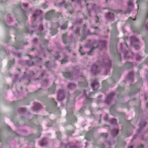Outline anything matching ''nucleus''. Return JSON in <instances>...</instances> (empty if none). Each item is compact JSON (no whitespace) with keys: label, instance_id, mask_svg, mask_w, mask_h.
Wrapping results in <instances>:
<instances>
[{"label":"nucleus","instance_id":"774afa93","mask_svg":"<svg viewBox=\"0 0 148 148\" xmlns=\"http://www.w3.org/2000/svg\"><path fill=\"white\" fill-rule=\"evenodd\" d=\"M94 94V92H91L90 93H89V95H91L92 94Z\"/></svg>","mask_w":148,"mask_h":148},{"label":"nucleus","instance_id":"a878e982","mask_svg":"<svg viewBox=\"0 0 148 148\" xmlns=\"http://www.w3.org/2000/svg\"><path fill=\"white\" fill-rule=\"evenodd\" d=\"M116 23H115L114 24H112V26H113V31L114 32V33L115 34H116Z\"/></svg>","mask_w":148,"mask_h":148},{"label":"nucleus","instance_id":"13d9d810","mask_svg":"<svg viewBox=\"0 0 148 148\" xmlns=\"http://www.w3.org/2000/svg\"><path fill=\"white\" fill-rule=\"evenodd\" d=\"M16 56L18 57H20L21 56V55L20 53H18L16 54Z\"/></svg>","mask_w":148,"mask_h":148},{"label":"nucleus","instance_id":"ddd939ff","mask_svg":"<svg viewBox=\"0 0 148 148\" xmlns=\"http://www.w3.org/2000/svg\"><path fill=\"white\" fill-rule=\"evenodd\" d=\"M132 66V64L130 62H127L124 65V67L127 69L131 68Z\"/></svg>","mask_w":148,"mask_h":148},{"label":"nucleus","instance_id":"412c9836","mask_svg":"<svg viewBox=\"0 0 148 148\" xmlns=\"http://www.w3.org/2000/svg\"><path fill=\"white\" fill-rule=\"evenodd\" d=\"M47 144V142L46 139H42L40 143V144L42 146H44Z\"/></svg>","mask_w":148,"mask_h":148},{"label":"nucleus","instance_id":"37998d69","mask_svg":"<svg viewBox=\"0 0 148 148\" xmlns=\"http://www.w3.org/2000/svg\"><path fill=\"white\" fill-rule=\"evenodd\" d=\"M123 89V88L119 86L117 89V90L119 91H121Z\"/></svg>","mask_w":148,"mask_h":148},{"label":"nucleus","instance_id":"e433bc0d","mask_svg":"<svg viewBox=\"0 0 148 148\" xmlns=\"http://www.w3.org/2000/svg\"><path fill=\"white\" fill-rule=\"evenodd\" d=\"M55 57L56 59H58L60 60V56H59L58 53H57L55 55Z\"/></svg>","mask_w":148,"mask_h":148},{"label":"nucleus","instance_id":"a19ab883","mask_svg":"<svg viewBox=\"0 0 148 148\" xmlns=\"http://www.w3.org/2000/svg\"><path fill=\"white\" fill-rule=\"evenodd\" d=\"M48 7L46 3H44L42 5V7L44 9H45Z\"/></svg>","mask_w":148,"mask_h":148},{"label":"nucleus","instance_id":"5fc2aeb1","mask_svg":"<svg viewBox=\"0 0 148 148\" xmlns=\"http://www.w3.org/2000/svg\"><path fill=\"white\" fill-rule=\"evenodd\" d=\"M79 29L78 28H77V29L75 31V33L76 34H77L79 33Z\"/></svg>","mask_w":148,"mask_h":148},{"label":"nucleus","instance_id":"b1692460","mask_svg":"<svg viewBox=\"0 0 148 148\" xmlns=\"http://www.w3.org/2000/svg\"><path fill=\"white\" fill-rule=\"evenodd\" d=\"M119 130L117 129H114L112 132V134L114 136L116 135L118 133Z\"/></svg>","mask_w":148,"mask_h":148},{"label":"nucleus","instance_id":"c756f323","mask_svg":"<svg viewBox=\"0 0 148 148\" xmlns=\"http://www.w3.org/2000/svg\"><path fill=\"white\" fill-rule=\"evenodd\" d=\"M133 77V73L132 72H131L129 73L128 75V78L129 79L132 80Z\"/></svg>","mask_w":148,"mask_h":148},{"label":"nucleus","instance_id":"dca6fc26","mask_svg":"<svg viewBox=\"0 0 148 148\" xmlns=\"http://www.w3.org/2000/svg\"><path fill=\"white\" fill-rule=\"evenodd\" d=\"M79 84L80 86H83L85 87L86 86L88 85L87 82L86 81H84V83L83 82H79Z\"/></svg>","mask_w":148,"mask_h":148},{"label":"nucleus","instance_id":"680f3d73","mask_svg":"<svg viewBox=\"0 0 148 148\" xmlns=\"http://www.w3.org/2000/svg\"><path fill=\"white\" fill-rule=\"evenodd\" d=\"M29 62H30V63L31 62V64H29V63H28V64H29V65H32V64H34V62H31V61H29Z\"/></svg>","mask_w":148,"mask_h":148},{"label":"nucleus","instance_id":"9b49d317","mask_svg":"<svg viewBox=\"0 0 148 148\" xmlns=\"http://www.w3.org/2000/svg\"><path fill=\"white\" fill-rule=\"evenodd\" d=\"M148 18V12L147 14V18L145 21H144L143 22V26H145V27L148 30V21L147 18Z\"/></svg>","mask_w":148,"mask_h":148},{"label":"nucleus","instance_id":"052dcab7","mask_svg":"<svg viewBox=\"0 0 148 148\" xmlns=\"http://www.w3.org/2000/svg\"><path fill=\"white\" fill-rule=\"evenodd\" d=\"M67 134H72L73 133H72V132L70 131H68L67 132Z\"/></svg>","mask_w":148,"mask_h":148},{"label":"nucleus","instance_id":"69168bd1","mask_svg":"<svg viewBox=\"0 0 148 148\" xmlns=\"http://www.w3.org/2000/svg\"><path fill=\"white\" fill-rule=\"evenodd\" d=\"M141 58V57L140 56H138L136 57V59L137 60H139Z\"/></svg>","mask_w":148,"mask_h":148},{"label":"nucleus","instance_id":"603ef678","mask_svg":"<svg viewBox=\"0 0 148 148\" xmlns=\"http://www.w3.org/2000/svg\"><path fill=\"white\" fill-rule=\"evenodd\" d=\"M43 42L45 44H47L48 43V40H43Z\"/></svg>","mask_w":148,"mask_h":148},{"label":"nucleus","instance_id":"09e8293b","mask_svg":"<svg viewBox=\"0 0 148 148\" xmlns=\"http://www.w3.org/2000/svg\"><path fill=\"white\" fill-rule=\"evenodd\" d=\"M51 99L52 101H53V104L56 105L57 104V103L55 101H54V99L52 98Z\"/></svg>","mask_w":148,"mask_h":148},{"label":"nucleus","instance_id":"ea45409f","mask_svg":"<svg viewBox=\"0 0 148 148\" xmlns=\"http://www.w3.org/2000/svg\"><path fill=\"white\" fill-rule=\"evenodd\" d=\"M50 63V62H47L45 64V66L46 68H47L48 69H49V68L50 67L49 66V64Z\"/></svg>","mask_w":148,"mask_h":148},{"label":"nucleus","instance_id":"0eeeda50","mask_svg":"<svg viewBox=\"0 0 148 148\" xmlns=\"http://www.w3.org/2000/svg\"><path fill=\"white\" fill-rule=\"evenodd\" d=\"M91 86L94 90H97L99 88V83L96 80H95L92 84Z\"/></svg>","mask_w":148,"mask_h":148},{"label":"nucleus","instance_id":"a211bd4d","mask_svg":"<svg viewBox=\"0 0 148 148\" xmlns=\"http://www.w3.org/2000/svg\"><path fill=\"white\" fill-rule=\"evenodd\" d=\"M88 91H86L85 90H84V94L86 95L87 98V99L89 102H90L92 101V99L89 98V97L87 95L88 93Z\"/></svg>","mask_w":148,"mask_h":148},{"label":"nucleus","instance_id":"f704fd0d","mask_svg":"<svg viewBox=\"0 0 148 148\" xmlns=\"http://www.w3.org/2000/svg\"><path fill=\"white\" fill-rule=\"evenodd\" d=\"M57 33L56 29L51 30V33L52 35H53Z\"/></svg>","mask_w":148,"mask_h":148},{"label":"nucleus","instance_id":"bf43d9fd","mask_svg":"<svg viewBox=\"0 0 148 148\" xmlns=\"http://www.w3.org/2000/svg\"><path fill=\"white\" fill-rule=\"evenodd\" d=\"M105 146L103 144H102L101 145V146L100 147V148H104Z\"/></svg>","mask_w":148,"mask_h":148},{"label":"nucleus","instance_id":"49530a36","mask_svg":"<svg viewBox=\"0 0 148 148\" xmlns=\"http://www.w3.org/2000/svg\"><path fill=\"white\" fill-rule=\"evenodd\" d=\"M82 47H81L80 49H79V52L81 53V55H84V54H85V53H82Z\"/></svg>","mask_w":148,"mask_h":148},{"label":"nucleus","instance_id":"58836bf2","mask_svg":"<svg viewBox=\"0 0 148 148\" xmlns=\"http://www.w3.org/2000/svg\"><path fill=\"white\" fill-rule=\"evenodd\" d=\"M20 44H16L15 46V49H21V48L20 47Z\"/></svg>","mask_w":148,"mask_h":148},{"label":"nucleus","instance_id":"f3484780","mask_svg":"<svg viewBox=\"0 0 148 148\" xmlns=\"http://www.w3.org/2000/svg\"><path fill=\"white\" fill-rule=\"evenodd\" d=\"M14 63V60H10L9 61L8 63L7 68L8 69H10L12 65Z\"/></svg>","mask_w":148,"mask_h":148},{"label":"nucleus","instance_id":"423d86ee","mask_svg":"<svg viewBox=\"0 0 148 148\" xmlns=\"http://www.w3.org/2000/svg\"><path fill=\"white\" fill-rule=\"evenodd\" d=\"M102 63L104 64V65L106 67H109L111 65V62L108 59H105L103 60Z\"/></svg>","mask_w":148,"mask_h":148},{"label":"nucleus","instance_id":"8fccbe9b","mask_svg":"<svg viewBox=\"0 0 148 148\" xmlns=\"http://www.w3.org/2000/svg\"><path fill=\"white\" fill-rule=\"evenodd\" d=\"M72 112H71V114H70L69 113V112H67L66 116L67 117H69L70 116V115H71V116H72Z\"/></svg>","mask_w":148,"mask_h":148},{"label":"nucleus","instance_id":"3c124183","mask_svg":"<svg viewBox=\"0 0 148 148\" xmlns=\"http://www.w3.org/2000/svg\"><path fill=\"white\" fill-rule=\"evenodd\" d=\"M80 93V92L79 91L77 90L75 92V94H76L77 95H79Z\"/></svg>","mask_w":148,"mask_h":148},{"label":"nucleus","instance_id":"e2e57ef3","mask_svg":"<svg viewBox=\"0 0 148 148\" xmlns=\"http://www.w3.org/2000/svg\"><path fill=\"white\" fill-rule=\"evenodd\" d=\"M37 39L36 38H35L33 42L34 43H36L37 42Z\"/></svg>","mask_w":148,"mask_h":148},{"label":"nucleus","instance_id":"1a4fd4ad","mask_svg":"<svg viewBox=\"0 0 148 148\" xmlns=\"http://www.w3.org/2000/svg\"><path fill=\"white\" fill-rule=\"evenodd\" d=\"M114 94L113 92L111 93L108 96L107 98L105 101V102L108 104H109L111 102L112 99L114 96Z\"/></svg>","mask_w":148,"mask_h":148},{"label":"nucleus","instance_id":"7c9ffc66","mask_svg":"<svg viewBox=\"0 0 148 148\" xmlns=\"http://www.w3.org/2000/svg\"><path fill=\"white\" fill-rule=\"evenodd\" d=\"M63 1V0H57V1L58 4H59L60 5H61L64 3V2Z\"/></svg>","mask_w":148,"mask_h":148},{"label":"nucleus","instance_id":"c85d7f7f","mask_svg":"<svg viewBox=\"0 0 148 148\" xmlns=\"http://www.w3.org/2000/svg\"><path fill=\"white\" fill-rule=\"evenodd\" d=\"M146 124V123L145 121L141 122L140 124V129H141L142 128L143 126H145Z\"/></svg>","mask_w":148,"mask_h":148},{"label":"nucleus","instance_id":"aec40b11","mask_svg":"<svg viewBox=\"0 0 148 148\" xmlns=\"http://www.w3.org/2000/svg\"><path fill=\"white\" fill-rule=\"evenodd\" d=\"M86 26L85 25H83V32L84 34L85 35H88L90 34V33L89 30H88V32H86V31L85 29L86 28Z\"/></svg>","mask_w":148,"mask_h":148},{"label":"nucleus","instance_id":"c9c22d12","mask_svg":"<svg viewBox=\"0 0 148 148\" xmlns=\"http://www.w3.org/2000/svg\"><path fill=\"white\" fill-rule=\"evenodd\" d=\"M56 134L57 135V137L59 139H60L61 137V133L60 132H56Z\"/></svg>","mask_w":148,"mask_h":148},{"label":"nucleus","instance_id":"79ce46f5","mask_svg":"<svg viewBox=\"0 0 148 148\" xmlns=\"http://www.w3.org/2000/svg\"><path fill=\"white\" fill-rule=\"evenodd\" d=\"M91 132H89L87 134V135H86V139H88V140L89 139V134H90L91 133Z\"/></svg>","mask_w":148,"mask_h":148},{"label":"nucleus","instance_id":"72a5a7b5","mask_svg":"<svg viewBox=\"0 0 148 148\" xmlns=\"http://www.w3.org/2000/svg\"><path fill=\"white\" fill-rule=\"evenodd\" d=\"M67 24L66 23H65L61 27V29H66L67 28Z\"/></svg>","mask_w":148,"mask_h":148},{"label":"nucleus","instance_id":"864d4df0","mask_svg":"<svg viewBox=\"0 0 148 148\" xmlns=\"http://www.w3.org/2000/svg\"><path fill=\"white\" fill-rule=\"evenodd\" d=\"M42 29H43V27H42V25H40V26L39 28V30H40L41 31Z\"/></svg>","mask_w":148,"mask_h":148},{"label":"nucleus","instance_id":"bb28decb","mask_svg":"<svg viewBox=\"0 0 148 148\" xmlns=\"http://www.w3.org/2000/svg\"><path fill=\"white\" fill-rule=\"evenodd\" d=\"M33 60L34 61H36L37 62H40L42 60V59L40 58H39L37 57L34 58Z\"/></svg>","mask_w":148,"mask_h":148},{"label":"nucleus","instance_id":"2eb2a0df","mask_svg":"<svg viewBox=\"0 0 148 148\" xmlns=\"http://www.w3.org/2000/svg\"><path fill=\"white\" fill-rule=\"evenodd\" d=\"M76 87L75 84L73 83H69L68 85V88L69 89H74Z\"/></svg>","mask_w":148,"mask_h":148},{"label":"nucleus","instance_id":"f8f14e48","mask_svg":"<svg viewBox=\"0 0 148 148\" xmlns=\"http://www.w3.org/2000/svg\"><path fill=\"white\" fill-rule=\"evenodd\" d=\"M114 17L113 14L111 12L109 13L108 14L106 15V18L108 20L112 19Z\"/></svg>","mask_w":148,"mask_h":148},{"label":"nucleus","instance_id":"6e6552de","mask_svg":"<svg viewBox=\"0 0 148 148\" xmlns=\"http://www.w3.org/2000/svg\"><path fill=\"white\" fill-rule=\"evenodd\" d=\"M124 46H126L127 48H128V45L126 43H125V44H121V49L122 51L123 52V53L124 55V57L125 58H130V57L128 56V53L127 51H125L124 50H123V47Z\"/></svg>","mask_w":148,"mask_h":148},{"label":"nucleus","instance_id":"4468645a","mask_svg":"<svg viewBox=\"0 0 148 148\" xmlns=\"http://www.w3.org/2000/svg\"><path fill=\"white\" fill-rule=\"evenodd\" d=\"M64 76L66 78L71 79L72 75L70 72H66L63 74Z\"/></svg>","mask_w":148,"mask_h":148},{"label":"nucleus","instance_id":"f03ea898","mask_svg":"<svg viewBox=\"0 0 148 148\" xmlns=\"http://www.w3.org/2000/svg\"><path fill=\"white\" fill-rule=\"evenodd\" d=\"M41 13V11L39 10H36L33 14V16L32 17V20L33 21H35L37 18L40 16Z\"/></svg>","mask_w":148,"mask_h":148},{"label":"nucleus","instance_id":"4be33fe9","mask_svg":"<svg viewBox=\"0 0 148 148\" xmlns=\"http://www.w3.org/2000/svg\"><path fill=\"white\" fill-rule=\"evenodd\" d=\"M42 108L41 106L39 103H37L36 104L34 108L36 110H38L41 109Z\"/></svg>","mask_w":148,"mask_h":148},{"label":"nucleus","instance_id":"473e14b6","mask_svg":"<svg viewBox=\"0 0 148 148\" xmlns=\"http://www.w3.org/2000/svg\"><path fill=\"white\" fill-rule=\"evenodd\" d=\"M145 52L146 53H148V42L146 43V47Z\"/></svg>","mask_w":148,"mask_h":148},{"label":"nucleus","instance_id":"9d476101","mask_svg":"<svg viewBox=\"0 0 148 148\" xmlns=\"http://www.w3.org/2000/svg\"><path fill=\"white\" fill-rule=\"evenodd\" d=\"M106 42L105 41H100L97 46L98 47H101L102 49L106 48Z\"/></svg>","mask_w":148,"mask_h":148},{"label":"nucleus","instance_id":"a18cd8bd","mask_svg":"<svg viewBox=\"0 0 148 148\" xmlns=\"http://www.w3.org/2000/svg\"><path fill=\"white\" fill-rule=\"evenodd\" d=\"M102 136L106 138L108 136V134L107 133H103L101 134Z\"/></svg>","mask_w":148,"mask_h":148},{"label":"nucleus","instance_id":"393cba45","mask_svg":"<svg viewBox=\"0 0 148 148\" xmlns=\"http://www.w3.org/2000/svg\"><path fill=\"white\" fill-rule=\"evenodd\" d=\"M67 57V56H65L64 59L62 60L61 61V63L62 64H64L68 62V58Z\"/></svg>","mask_w":148,"mask_h":148},{"label":"nucleus","instance_id":"cd10ccee","mask_svg":"<svg viewBox=\"0 0 148 148\" xmlns=\"http://www.w3.org/2000/svg\"><path fill=\"white\" fill-rule=\"evenodd\" d=\"M107 82L106 80L103 81L102 82L103 87L104 89H105L106 86L107 84Z\"/></svg>","mask_w":148,"mask_h":148},{"label":"nucleus","instance_id":"20e7f679","mask_svg":"<svg viewBox=\"0 0 148 148\" xmlns=\"http://www.w3.org/2000/svg\"><path fill=\"white\" fill-rule=\"evenodd\" d=\"M64 90H60L58 91V99L59 101H61L64 97Z\"/></svg>","mask_w":148,"mask_h":148},{"label":"nucleus","instance_id":"c03bdc74","mask_svg":"<svg viewBox=\"0 0 148 148\" xmlns=\"http://www.w3.org/2000/svg\"><path fill=\"white\" fill-rule=\"evenodd\" d=\"M111 122H112V123L114 124H115L116 123V120L115 119H113L112 120Z\"/></svg>","mask_w":148,"mask_h":148},{"label":"nucleus","instance_id":"4c0bfd02","mask_svg":"<svg viewBox=\"0 0 148 148\" xmlns=\"http://www.w3.org/2000/svg\"><path fill=\"white\" fill-rule=\"evenodd\" d=\"M128 5H129V6H130L131 7H133V1H132V0L130 1L128 3Z\"/></svg>","mask_w":148,"mask_h":148},{"label":"nucleus","instance_id":"5701e85b","mask_svg":"<svg viewBox=\"0 0 148 148\" xmlns=\"http://www.w3.org/2000/svg\"><path fill=\"white\" fill-rule=\"evenodd\" d=\"M67 35L66 34H64L62 36V38L63 40V42L65 44H66L67 43L66 39V38Z\"/></svg>","mask_w":148,"mask_h":148},{"label":"nucleus","instance_id":"39448f33","mask_svg":"<svg viewBox=\"0 0 148 148\" xmlns=\"http://www.w3.org/2000/svg\"><path fill=\"white\" fill-rule=\"evenodd\" d=\"M100 71L99 68L97 66L94 65L92 67L91 72L93 74H96Z\"/></svg>","mask_w":148,"mask_h":148},{"label":"nucleus","instance_id":"f257e3e1","mask_svg":"<svg viewBox=\"0 0 148 148\" xmlns=\"http://www.w3.org/2000/svg\"><path fill=\"white\" fill-rule=\"evenodd\" d=\"M131 45L135 47L136 49H138L140 47L138 46L139 44V40L135 36L131 38Z\"/></svg>","mask_w":148,"mask_h":148},{"label":"nucleus","instance_id":"de8ad7c7","mask_svg":"<svg viewBox=\"0 0 148 148\" xmlns=\"http://www.w3.org/2000/svg\"><path fill=\"white\" fill-rule=\"evenodd\" d=\"M95 48H95V47H93L92 49H91L90 51L88 53V55H90V53L92 52L93 51V50H94Z\"/></svg>","mask_w":148,"mask_h":148},{"label":"nucleus","instance_id":"0e129e2a","mask_svg":"<svg viewBox=\"0 0 148 148\" xmlns=\"http://www.w3.org/2000/svg\"><path fill=\"white\" fill-rule=\"evenodd\" d=\"M23 5L25 7H27V4L23 3Z\"/></svg>","mask_w":148,"mask_h":148},{"label":"nucleus","instance_id":"4d7b16f0","mask_svg":"<svg viewBox=\"0 0 148 148\" xmlns=\"http://www.w3.org/2000/svg\"><path fill=\"white\" fill-rule=\"evenodd\" d=\"M96 23H97L98 22V19H99V18H98V17L97 16H96Z\"/></svg>","mask_w":148,"mask_h":148},{"label":"nucleus","instance_id":"7ed1b4c3","mask_svg":"<svg viewBox=\"0 0 148 148\" xmlns=\"http://www.w3.org/2000/svg\"><path fill=\"white\" fill-rule=\"evenodd\" d=\"M55 10H52L47 12L46 14L45 17L46 20L50 19L54 15Z\"/></svg>","mask_w":148,"mask_h":148},{"label":"nucleus","instance_id":"6e6d98bb","mask_svg":"<svg viewBox=\"0 0 148 148\" xmlns=\"http://www.w3.org/2000/svg\"><path fill=\"white\" fill-rule=\"evenodd\" d=\"M145 63H148V58H146V59H145Z\"/></svg>","mask_w":148,"mask_h":148},{"label":"nucleus","instance_id":"2f4dec72","mask_svg":"<svg viewBox=\"0 0 148 148\" xmlns=\"http://www.w3.org/2000/svg\"><path fill=\"white\" fill-rule=\"evenodd\" d=\"M116 75L113 74L112 76L111 77V79L113 81L114 83H115L116 82H115V79L116 77Z\"/></svg>","mask_w":148,"mask_h":148},{"label":"nucleus","instance_id":"338daca9","mask_svg":"<svg viewBox=\"0 0 148 148\" xmlns=\"http://www.w3.org/2000/svg\"><path fill=\"white\" fill-rule=\"evenodd\" d=\"M130 13V10H127L126 11L125 14L129 13Z\"/></svg>","mask_w":148,"mask_h":148},{"label":"nucleus","instance_id":"6ab92c4d","mask_svg":"<svg viewBox=\"0 0 148 148\" xmlns=\"http://www.w3.org/2000/svg\"><path fill=\"white\" fill-rule=\"evenodd\" d=\"M55 84H53L52 87L49 90V92L52 93H53L55 90Z\"/></svg>","mask_w":148,"mask_h":148}]
</instances>
